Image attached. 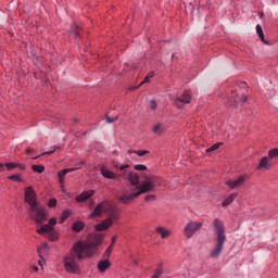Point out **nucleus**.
<instances>
[{
    "mask_svg": "<svg viewBox=\"0 0 278 278\" xmlns=\"http://www.w3.org/2000/svg\"><path fill=\"white\" fill-rule=\"evenodd\" d=\"M101 244H103V235L101 233L91 235L88 237L87 241H78L75 243L71 252L63 257V267L66 273L72 275L79 273L78 261L92 257Z\"/></svg>",
    "mask_w": 278,
    "mask_h": 278,
    "instance_id": "obj_1",
    "label": "nucleus"
},
{
    "mask_svg": "<svg viewBox=\"0 0 278 278\" xmlns=\"http://www.w3.org/2000/svg\"><path fill=\"white\" fill-rule=\"evenodd\" d=\"M119 176L122 179H125L134 186V188L128 192L124 191L119 197L118 201L127 205L140 197V194H144L147 192H151L153 188H155V177L146 176L144 181L140 184V174L131 170V166L129 164L119 166Z\"/></svg>",
    "mask_w": 278,
    "mask_h": 278,
    "instance_id": "obj_2",
    "label": "nucleus"
},
{
    "mask_svg": "<svg viewBox=\"0 0 278 278\" xmlns=\"http://www.w3.org/2000/svg\"><path fill=\"white\" fill-rule=\"evenodd\" d=\"M101 214H106L108 218L102 220L100 224L96 225V231H105L110 229L114 224V220H118V208L112 205V202L104 200L97 204L93 212L90 215V218H97Z\"/></svg>",
    "mask_w": 278,
    "mask_h": 278,
    "instance_id": "obj_3",
    "label": "nucleus"
},
{
    "mask_svg": "<svg viewBox=\"0 0 278 278\" xmlns=\"http://www.w3.org/2000/svg\"><path fill=\"white\" fill-rule=\"evenodd\" d=\"M24 201L29 205V218L35 220L37 225H42L47 220V213L42 206H39L34 187H26L24 189Z\"/></svg>",
    "mask_w": 278,
    "mask_h": 278,
    "instance_id": "obj_4",
    "label": "nucleus"
},
{
    "mask_svg": "<svg viewBox=\"0 0 278 278\" xmlns=\"http://www.w3.org/2000/svg\"><path fill=\"white\" fill-rule=\"evenodd\" d=\"M213 227L216 231V244L215 248L211 251L210 257L216 260L220 257V253H223V247L227 240V236L225 235V225L218 218L213 220Z\"/></svg>",
    "mask_w": 278,
    "mask_h": 278,
    "instance_id": "obj_5",
    "label": "nucleus"
},
{
    "mask_svg": "<svg viewBox=\"0 0 278 278\" xmlns=\"http://www.w3.org/2000/svg\"><path fill=\"white\" fill-rule=\"evenodd\" d=\"M37 233L39 236H45L50 240V242H55L58 240V231H55V228L49 226V225H43L39 229H37Z\"/></svg>",
    "mask_w": 278,
    "mask_h": 278,
    "instance_id": "obj_6",
    "label": "nucleus"
},
{
    "mask_svg": "<svg viewBox=\"0 0 278 278\" xmlns=\"http://www.w3.org/2000/svg\"><path fill=\"white\" fill-rule=\"evenodd\" d=\"M203 227V223L200 222H189L184 228V233L188 240L192 238Z\"/></svg>",
    "mask_w": 278,
    "mask_h": 278,
    "instance_id": "obj_7",
    "label": "nucleus"
},
{
    "mask_svg": "<svg viewBox=\"0 0 278 278\" xmlns=\"http://www.w3.org/2000/svg\"><path fill=\"white\" fill-rule=\"evenodd\" d=\"M192 101V93L190 91H184L180 97H177L174 101L175 108L182 110L184 105H188Z\"/></svg>",
    "mask_w": 278,
    "mask_h": 278,
    "instance_id": "obj_8",
    "label": "nucleus"
},
{
    "mask_svg": "<svg viewBox=\"0 0 278 278\" xmlns=\"http://www.w3.org/2000/svg\"><path fill=\"white\" fill-rule=\"evenodd\" d=\"M247 181V176L241 175L235 180H227L225 184L228 186L230 190H236V188H241V186H244V182Z\"/></svg>",
    "mask_w": 278,
    "mask_h": 278,
    "instance_id": "obj_9",
    "label": "nucleus"
},
{
    "mask_svg": "<svg viewBox=\"0 0 278 278\" xmlns=\"http://www.w3.org/2000/svg\"><path fill=\"white\" fill-rule=\"evenodd\" d=\"M117 173L118 174H115L114 172H112L105 167L101 168V175L105 179H118V177H121V167L117 168Z\"/></svg>",
    "mask_w": 278,
    "mask_h": 278,
    "instance_id": "obj_10",
    "label": "nucleus"
},
{
    "mask_svg": "<svg viewBox=\"0 0 278 278\" xmlns=\"http://www.w3.org/2000/svg\"><path fill=\"white\" fill-rule=\"evenodd\" d=\"M93 195H94V190L84 191L78 197H76V201L78 203H84V201H88V199H90V197H93Z\"/></svg>",
    "mask_w": 278,
    "mask_h": 278,
    "instance_id": "obj_11",
    "label": "nucleus"
},
{
    "mask_svg": "<svg viewBox=\"0 0 278 278\" xmlns=\"http://www.w3.org/2000/svg\"><path fill=\"white\" fill-rule=\"evenodd\" d=\"M262 168H264L265 170H268V168H270V164L268 163V156H264L260 160L256 170H262Z\"/></svg>",
    "mask_w": 278,
    "mask_h": 278,
    "instance_id": "obj_12",
    "label": "nucleus"
},
{
    "mask_svg": "<svg viewBox=\"0 0 278 278\" xmlns=\"http://www.w3.org/2000/svg\"><path fill=\"white\" fill-rule=\"evenodd\" d=\"M110 266L111 263L109 260H102L98 262V269L100 270V273H105Z\"/></svg>",
    "mask_w": 278,
    "mask_h": 278,
    "instance_id": "obj_13",
    "label": "nucleus"
},
{
    "mask_svg": "<svg viewBox=\"0 0 278 278\" xmlns=\"http://www.w3.org/2000/svg\"><path fill=\"white\" fill-rule=\"evenodd\" d=\"M238 198V193H230L222 203L223 207H227V205H231L233 201Z\"/></svg>",
    "mask_w": 278,
    "mask_h": 278,
    "instance_id": "obj_14",
    "label": "nucleus"
},
{
    "mask_svg": "<svg viewBox=\"0 0 278 278\" xmlns=\"http://www.w3.org/2000/svg\"><path fill=\"white\" fill-rule=\"evenodd\" d=\"M156 233H160L162 240H165V238H168V236H170V230H168L162 226H159V227H156Z\"/></svg>",
    "mask_w": 278,
    "mask_h": 278,
    "instance_id": "obj_15",
    "label": "nucleus"
},
{
    "mask_svg": "<svg viewBox=\"0 0 278 278\" xmlns=\"http://www.w3.org/2000/svg\"><path fill=\"white\" fill-rule=\"evenodd\" d=\"M152 131L155 136H162L164 134V124L157 123L152 127Z\"/></svg>",
    "mask_w": 278,
    "mask_h": 278,
    "instance_id": "obj_16",
    "label": "nucleus"
},
{
    "mask_svg": "<svg viewBox=\"0 0 278 278\" xmlns=\"http://www.w3.org/2000/svg\"><path fill=\"white\" fill-rule=\"evenodd\" d=\"M256 34L258 35L262 42H264V45H268V41H266V39L264 37V30L262 29V26L260 24L256 25Z\"/></svg>",
    "mask_w": 278,
    "mask_h": 278,
    "instance_id": "obj_17",
    "label": "nucleus"
},
{
    "mask_svg": "<svg viewBox=\"0 0 278 278\" xmlns=\"http://www.w3.org/2000/svg\"><path fill=\"white\" fill-rule=\"evenodd\" d=\"M85 224L84 222H76L74 223V225L72 226L73 231H75L76 233H79V231H81V229H84Z\"/></svg>",
    "mask_w": 278,
    "mask_h": 278,
    "instance_id": "obj_18",
    "label": "nucleus"
},
{
    "mask_svg": "<svg viewBox=\"0 0 278 278\" xmlns=\"http://www.w3.org/2000/svg\"><path fill=\"white\" fill-rule=\"evenodd\" d=\"M66 175H68V170L66 169H63L58 173L60 184H64V177H66Z\"/></svg>",
    "mask_w": 278,
    "mask_h": 278,
    "instance_id": "obj_19",
    "label": "nucleus"
},
{
    "mask_svg": "<svg viewBox=\"0 0 278 278\" xmlns=\"http://www.w3.org/2000/svg\"><path fill=\"white\" fill-rule=\"evenodd\" d=\"M153 77H155V73L150 72L143 79V81L139 85L142 86V84H149L151 81V79H153Z\"/></svg>",
    "mask_w": 278,
    "mask_h": 278,
    "instance_id": "obj_20",
    "label": "nucleus"
},
{
    "mask_svg": "<svg viewBox=\"0 0 278 278\" xmlns=\"http://www.w3.org/2000/svg\"><path fill=\"white\" fill-rule=\"evenodd\" d=\"M268 157L269 160H275V157H278V149L274 148L268 151Z\"/></svg>",
    "mask_w": 278,
    "mask_h": 278,
    "instance_id": "obj_21",
    "label": "nucleus"
},
{
    "mask_svg": "<svg viewBox=\"0 0 278 278\" xmlns=\"http://www.w3.org/2000/svg\"><path fill=\"white\" fill-rule=\"evenodd\" d=\"M31 170H34V173L42 174V173H45V166L43 165H33Z\"/></svg>",
    "mask_w": 278,
    "mask_h": 278,
    "instance_id": "obj_22",
    "label": "nucleus"
},
{
    "mask_svg": "<svg viewBox=\"0 0 278 278\" xmlns=\"http://www.w3.org/2000/svg\"><path fill=\"white\" fill-rule=\"evenodd\" d=\"M10 181H17L18 184L23 182V178L20 174H14L9 176Z\"/></svg>",
    "mask_w": 278,
    "mask_h": 278,
    "instance_id": "obj_23",
    "label": "nucleus"
},
{
    "mask_svg": "<svg viewBox=\"0 0 278 278\" xmlns=\"http://www.w3.org/2000/svg\"><path fill=\"white\" fill-rule=\"evenodd\" d=\"M70 34L73 36V38H79V26H75L74 29L70 31Z\"/></svg>",
    "mask_w": 278,
    "mask_h": 278,
    "instance_id": "obj_24",
    "label": "nucleus"
},
{
    "mask_svg": "<svg viewBox=\"0 0 278 278\" xmlns=\"http://www.w3.org/2000/svg\"><path fill=\"white\" fill-rule=\"evenodd\" d=\"M149 151L148 150H139L137 152H135V155H138L139 157H143V155H149Z\"/></svg>",
    "mask_w": 278,
    "mask_h": 278,
    "instance_id": "obj_25",
    "label": "nucleus"
},
{
    "mask_svg": "<svg viewBox=\"0 0 278 278\" xmlns=\"http://www.w3.org/2000/svg\"><path fill=\"white\" fill-rule=\"evenodd\" d=\"M7 170H14L16 168V163H4Z\"/></svg>",
    "mask_w": 278,
    "mask_h": 278,
    "instance_id": "obj_26",
    "label": "nucleus"
},
{
    "mask_svg": "<svg viewBox=\"0 0 278 278\" xmlns=\"http://www.w3.org/2000/svg\"><path fill=\"white\" fill-rule=\"evenodd\" d=\"M113 250H114V245L110 244L106 251L104 252V257H110Z\"/></svg>",
    "mask_w": 278,
    "mask_h": 278,
    "instance_id": "obj_27",
    "label": "nucleus"
},
{
    "mask_svg": "<svg viewBox=\"0 0 278 278\" xmlns=\"http://www.w3.org/2000/svg\"><path fill=\"white\" fill-rule=\"evenodd\" d=\"M220 147V143H215L211 148L206 149V153H212V151H216Z\"/></svg>",
    "mask_w": 278,
    "mask_h": 278,
    "instance_id": "obj_28",
    "label": "nucleus"
},
{
    "mask_svg": "<svg viewBox=\"0 0 278 278\" xmlns=\"http://www.w3.org/2000/svg\"><path fill=\"white\" fill-rule=\"evenodd\" d=\"M40 260L38 261V266L40 267L41 270L45 268V258L42 257V254H39Z\"/></svg>",
    "mask_w": 278,
    "mask_h": 278,
    "instance_id": "obj_29",
    "label": "nucleus"
},
{
    "mask_svg": "<svg viewBox=\"0 0 278 278\" xmlns=\"http://www.w3.org/2000/svg\"><path fill=\"white\" fill-rule=\"evenodd\" d=\"M47 249H49V244H47V243H43V244H41V247L40 248H38V253L40 254V255H42V252L41 251H47Z\"/></svg>",
    "mask_w": 278,
    "mask_h": 278,
    "instance_id": "obj_30",
    "label": "nucleus"
},
{
    "mask_svg": "<svg viewBox=\"0 0 278 278\" xmlns=\"http://www.w3.org/2000/svg\"><path fill=\"white\" fill-rule=\"evenodd\" d=\"M56 149H60V148L54 146V147H52V150L43 152L41 155H52V153H55Z\"/></svg>",
    "mask_w": 278,
    "mask_h": 278,
    "instance_id": "obj_31",
    "label": "nucleus"
},
{
    "mask_svg": "<svg viewBox=\"0 0 278 278\" xmlns=\"http://www.w3.org/2000/svg\"><path fill=\"white\" fill-rule=\"evenodd\" d=\"M135 170H147V165L137 164L135 165Z\"/></svg>",
    "mask_w": 278,
    "mask_h": 278,
    "instance_id": "obj_32",
    "label": "nucleus"
},
{
    "mask_svg": "<svg viewBox=\"0 0 278 278\" xmlns=\"http://www.w3.org/2000/svg\"><path fill=\"white\" fill-rule=\"evenodd\" d=\"M55 205H58V200H55L54 198L49 200L48 206L55 207Z\"/></svg>",
    "mask_w": 278,
    "mask_h": 278,
    "instance_id": "obj_33",
    "label": "nucleus"
},
{
    "mask_svg": "<svg viewBox=\"0 0 278 278\" xmlns=\"http://www.w3.org/2000/svg\"><path fill=\"white\" fill-rule=\"evenodd\" d=\"M150 110H157V102L155 100L150 101Z\"/></svg>",
    "mask_w": 278,
    "mask_h": 278,
    "instance_id": "obj_34",
    "label": "nucleus"
},
{
    "mask_svg": "<svg viewBox=\"0 0 278 278\" xmlns=\"http://www.w3.org/2000/svg\"><path fill=\"white\" fill-rule=\"evenodd\" d=\"M48 225L49 227H55V225H58V219L55 217L51 218Z\"/></svg>",
    "mask_w": 278,
    "mask_h": 278,
    "instance_id": "obj_35",
    "label": "nucleus"
},
{
    "mask_svg": "<svg viewBox=\"0 0 278 278\" xmlns=\"http://www.w3.org/2000/svg\"><path fill=\"white\" fill-rule=\"evenodd\" d=\"M162 273H163L162 269H156L154 275L152 276V278H160V277H162Z\"/></svg>",
    "mask_w": 278,
    "mask_h": 278,
    "instance_id": "obj_36",
    "label": "nucleus"
},
{
    "mask_svg": "<svg viewBox=\"0 0 278 278\" xmlns=\"http://www.w3.org/2000/svg\"><path fill=\"white\" fill-rule=\"evenodd\" d=\"M115 121H118V116H115V117L106 116V123H114Z\"/></svg>",
    "mask_w": 278,
    "mask_h": 278,
    "instance_id": "obj_37",
    "label": "nucleus"
},
{
    "mask_svg": "<svg viewBox=\"0 0 278 278\" xmlns=\"http://www.w3.org/2000/svg\"><path fill=\"white\" fill-rule=\"evenodd\" d=\"M63 218L66 220V218H68V216H71V211H68V210H65L64 212H63Z\"/></svg>",
    "mask_w": 278,
    "mask_h": 278,
    "instance_id": "obj_38",
    "label": "nucleus"
},
{
    "mask_svg": "<svg viewBox=\"0 0 278 278\" xmlns=\"http://www.w3.org/2000/svg\"><path fill=\"white\" fill-rule=\"evenodd\" d=\"M67 173H75V170H80L81 167H73V168H65Z\"/></svg>",
    "mask_w": 278,
    "mask_h": 278,
    "instance_id": "obj_39",
    "label": "nucleus"
},
{
    "mask_svg": "<svg viewBox=\"0 0 278 278\" xmlns=\"http://www.w3.org/2000/svg\"><path fill=\"white\" fill-rule=\"evenodd\" d=\"M16 168H20V170H25L26 166H25V164L16 163Z\"/></svg>",
    "mask_w": 278,
    "mask_h": 278,
    "instance_id": "obj_40",
    "label": "nucleus"
},
{
    "mask_svg": "<svg viewBox=\"0 0 278 278\" xmlns=\"http://www.w3.org/2000/svg\"><path fill=\"white\" fill-rule=\"evenodd\" d=\"M247 101H249V97L245 96V94H243V96L241 97V102H242V103H247Z\"/></svg>",
    "mask_w": 278,
    "mask_h": 278,
    "instance_id": "obj_41",
    "label": "nucleus"
},
{
    "mask_svg": "<svg viewBox=\"0 0 278 278\" xmlns=\"http://www.w3.org/2000/svg\"><path fill=\"white\" fill-rule=\"evenodd\" d=\"M38 270H40V266L34 265L33 266V273H38Z\"/></svg>",
    "mask_w": 278,
    "mask_h": 278,
    "instance_id": "obj_42",
    "label": "nucleus"
},
{
    "mask_svg": "<svg viewBox=\"0 0 278 278\" xmlns=\"http://www.w3.org/2000/svg\"><path fill=\"white\" fill-rule=\"evenodd\" d=\"M26 153L28 155H31V153H35V151L31 148L26 149Z\"/></svg>",
    "mask_w": 278,
    "mask_h": 278,
    "instance_id": "obj_43",
    "label": "nucleus"
},
{
    "mask_svg": "<svg viewBox=\"0 0 278 278\" xmlns=\"http://www.w3.org/2000/svg\"><path fill=\"white\" fill-rule=\"evenodd\" d=\"M5 164H3V163H0V173H2V170H5Z\"/></svg>",
    "mask_w": 278,
    "mask_h": 278,
    "instance_id": "obj_44",
    "label": "nucleus"
},
{
    "mask_svg": "<svg viewBox=\"0 0 278 278\" xmlns=\"http://www.w3.org/2000/svg\"><path fill=\"white\" fill-rule=\"evenodd\" d=\"M64 220H66V219H65L64 216L62 215V216L60 217V219H59L60 225H62V223H64Z\"/></svg>",
    "mask_w": 278,
    "mask_h": 278,
    "instance_id": "obj_45",
    "label": "nucleus"
},
{
    "mask_svg": "<svg viewBox=\"0 0 278 278\" xmlns=\"http://www.w3.org/2000/svg\"><path fill=\"white\" fill-rule=\"evenodd\" d=\"M116 242V236H114L113 238H112V241H111V244H112V247H114V243Z\"/></svg>",
    "mask_w": 278,
    "mask_h": 278,
    "instance_id": "obj_46",
    "label": "nucleus"
},
{
    "mask_svg": "<svg viewBox=\"0 0 278 278\" xmlns=\"http://www.w3.org/2000/svg\"><path fill=\"white\" fill-rule=\"evenodd\" d=\"M136 150H128V155H131V153H136Z\"/></svg>",
    "mask_w": 278,
    "mask_h": 278,
    "instance_id": "obj_47",
    "label": "nucleus"
},
{
    "mask_svg": "<svg viewBox=\"0 0 278 278\" xmlns=\"http://www.w3.org/2000/svg\"><path fill=\"white\" fill-rule=\"evenodd\" d=\"M84 164H86V161H80L79 162V166H84Z\"/></svg>",
    "mask_w": 278,
    "mask_h": 278,
    "instance_id": "obj_48",
    "label": "nucleus"
},
{
    "mask_svg": "<svg viewBox=\"0 0 278 278\" xmlns=\"http://www.w3.org/2000/svg\"><path fill=\"white\" fill-rule=\"evenodd\" d=\"M151 198H152V197H147V198H146V201H149V199H151Z\"/></svg>",
    "mask_w": 278,
    "mask_h": 278,
    "instance_id": "obj_49",
    "label": "nucleus"
},
{
    "mask_svg": "<svg viewBox=\"0 0 278 278\" xmlns=\"http://www.w3.org/2000/svg\"><path fill=\"white\" fill-rule=\"evenodd\" d=\"M33 160H38V156L33 157Z\"/></svg>",
    "mask_w": 278,
    "mask_h": 278,
    "instance_id": "obj_50",
    "label": "nucleus"
},
{
    "mask_svg": "<svg viewBox=\"0 0 278 278\" xmlns=\"http://www.w3.org/2000/svg\"><path fill=\"white\" fill-rule=\"evenodd\" d=\"M75 123H77V118H74Z\"/></svg>",
    "mask_w": 278,
    "mask_h": 278,
    "instance_id": "obj_51",
    "label": "nucleus"
},
{
    "mask_svg": "<svg viewBox=\"0 0 278 278\" xmlns=\"http://www.w3.org/2000/svg\"><path fill=\"white\" fill-rule=\"evenodd\" d=\"M137 87L132 88L131 90H136Z\"/></svg>",
    "mask_w": 278,
    "mask_h": 278,
    "instance_id": "obj_52",
    "label": "nucleus"
},
{
    "mask_svg": "<svg viewBox=\"0 0 278 278\" xmlns=\"http://www.w3.org/2000/svg\"><path fill=\"white\" fill-rule=\"evenodd\" d=\"M231 98L233 99V93H232Z\"/></svg>",
    "mask_w": 278,
    "mask_h": 278,
    "instance_id": "obj_53",
    "label": "nucleus"
}]
</instances>
